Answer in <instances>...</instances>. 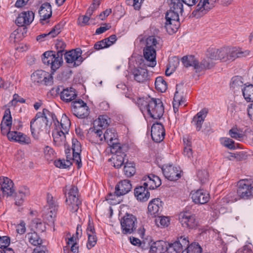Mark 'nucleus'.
Returning a JSON list of instances; mask_svg holds the SVG:
<instances>
[{
  "mask_svg": "<svg viewBox=\"0 0 253 253\" xmlns=\"http://www.w3.org/2000/svg\"><path fill=\"white\" fill-rule=\"evenodd\" d=\"M52 120L53 123L52 134L54 144L57 146L65 145L66 134L68 133L71 126L69 119L66 115H63L59 122L55 115H52Z\"/></svg>",
  "mask_w": 253,
  "mask_h": 253,
  "instance_id": "1",
  "label": "nucleus"
},
{
  "mask_svg": "<svg viewBox=\"0 0 253 253\" xmlns=\"http://www.w3.org/2000/svg\"><path fill=\"white\" fill-rule=\"evenodd\" d=\"M138 104L144 116L148 115L154 119H158L163 115L164 108L162 102L159 99L140 98Z\"/></svg>",
  "mask_w": 253,
  "mask_h": 253,
  "instance_id": "2",
  "label": "nucleus"
},
{
  "mask_svg": "<svg viewBox=\"0 0 253 253\" xmlns=\"http://www.w3.org/2000/svg\"><path fill=\"white\" fill-rule=\"evenodd\" d=\"M55 115L46 109H43L42 112H38L35 118L30 123V128L32 134L34 137H37L41 132L46 129L48 125V117Z\"/></svg>",
  "mask_w": 253,
  "mask_h": 253,
  "instance_id": "3",
  "label": "nucleus"
},
{
  "mask_svg": "<svg viewBox=\"0 0 253 253\" xmlns=\"http://www.w3.org/2000/svg\"><path fill=\"white\" fill-rule=\"evenodd\" d=\"M159 45L154 36H149L145 40V46L143 48V56L147 66L154 67L157 64L156 48Z\"/></svg>",
  "mask_w": 253,
  "mask_h": 253,
  "instance_id": "4",
  "label": "nucleus"
},
{
  "mask_svg": "<svg viewBox=\"0 0 253 253\" xmlns=\"http://www.w3.org/2000/svg\"><path fill=\"white\" fill-rule=\"evenodd\" d=\"M227 49V47L221 49L210 48L207 51L206 57L203 60L202 65L205 68L210 69L215 60H220L223 62L229 61L228 51L224 52Z\"/></svg>",
  "mask_w": 253,
  "mask_h": 253,
  "instance_id": "5",
  "label": "nucleus"
},
{
  "mask_svg": "<svg viewBox=\"0 0 253 253\" xmlns=\"http://www.w3.org/2000/svg\"><path fill=\"white\" fill-rule=\"evenodd\" d=\"M131 75L133 80L139 83L146 84L150 79V75L146 68V64L142 59H139L131 69Z\"/></svg>",
  "mask_w": 253,
  "mask_h": 253,
  "instance_id": "6",
  "label": "nucleus"
},
{
  "mask_svg": "<svg viewBox=\"0 0 253 253\" xmlns=\"http://www.w3.org/2000/svg\"><path fill=\"white\" fill-rule=\"evenodd\" d=\"M66 203L67 209L71 212H76L81 202L78 198V188L75 186L66 187Z\"/></svg>",
  "mask_w": 253,
  "mask_h": 253,
  "instance_id": "7",
  "label": "nucleus"
},
{
  "mask_svg": "<svg viewBox=\"0 0 253 253\" xmlns=\"http://www.w3.org/2000/svg\"><path fill=\"white\" fill-rule=\"evenodd\" d=\"M42 60L44 64L50 66L51 69L55 71L58 69L62 62V59L53 51H47L43 54Z\"/></svg>",
  "mask_w": 253,
  "mask_h": 253,
  "instance_id": "8",
  "label": "nucleus"
},
{
  "mask_svg": "<svg viewBox=\"0 0 253 253\" xmlns=\"http://www.w3.org/2000/svg\"><path fill=\"white\" fill-rule=\"evenodd\" d=\"M103 142L106 141L111 148V152H117L122 149L121 144L118 139L116 131L113 128L107 129L103 133Z\"/></svg>",
  "mask_w": 253,
  "mask_h": 253,
  "instance_id": "9",
  "label": "nucleus"
},
{
  "mask_svg": "<svg viewBox=\"0 0 253 253\" xmlns=\"http://www.w3.org/2000/svg\"><path fill=\"white\" fill-rule=\"evenodd\" d=\"M137 219L131 214L126 213L121 219V224L124 234H131L136 228Z\"/></svg>",
  "mask_w": 253,
  "mask_h": 253,
  "instance_id": "10",
  "label": "nucleus"
},
{
  "mask_svg": "<svg viewBox=\"0 0 253 253\" xmlns=\"http://www.w3.org/2000/svg\"><path fill=\"white\" fill-rule=\"evenodd\" d=\"M82 51L80 48L73 49L65 54L66 62L72 67L80 65L83 62L84 59L82 56Z\"/></svg>",
  "mask_w": 253,
  "mask_h": 253,
  "instance_id": "11",
  "label": "nucleus"
},
{
  "mask_svg": "<svg viewBox=\"0 0 253 253\" xmlns=\"http://www.w3.org/2000/svg\"><path fill=\"white\" fill-rule=\"evenodd\" d=\"M165 28L167 32L172 35L175 33L179 27V15L171 12H167L166 14Z\"/></svg>",
  "mask_w": 253,
  "mask_h": 253,
  "instance_id": "12",
  "label": "nucleus"
},
{
  "mask_svg": "<svg viewBox=\"0 0 253 253\" xmlns=\"http://www.w3.org/2000/svg\"><path fill=\"white\" fill-rule=\"evenodd\" d=\"M178 219L182 227L194 229L198 226L195 215L189 211H182L178 215Z\"/></svg>",
  "mask_w": 253,
  "mask_h": 253,
  "instance_id": "13",
  "label": "nucleus"
},
{
  "mask_svg": "<svg viewBox=\"0 0 253 253\" xmlns=\"http://www.w3.org/2000/svg\"><path fill=\"white\" fill-rule=\"evenodd\" d=\"M189 240L185 236L178 237L176 241L169 244L167 247V251L168 253H181L183 248L188 246Z\"/></svg>",
  "mask_w": 253,
  "mask_h": 253,
  "instance_id": "14",
  "label": "nucleus"
},
{
  "mask_svg": "<svg viewBox=\"0 0 253 253\" xmlns=\"http://www.w3.org/2000/svg\"><path fill=\"white\" fill-rule=\"evenodd\" d=\"M72 111L78 118H85L89 114L88 107L81 99H78L72 103Z\"/></svg>",
  "mask_w": 253,
  "mask_h": 253,
  "instance_id": "15",
  "label": "nucleus"
},
{
  "mask_svg": "<svg viewBox=\"0 0 253 253\" xmlns=\"http://www.w3.org/2000/svg\"><path fill=\"white\" fill-rule=\"evenodd\" d=\"M217 0H200L196 9L193 12L195 16H201L207 13L215 5Z\"/></svg>",
  "mask_w": 253,
  "mask_h": 253,
  "instance_id": "16",
  "label": "nucleus"
},
{
  "mask_svg": "<svg viewBox=\"0 0 253 253\" xmlns=\"http://www.w3.org/2000/svg\"><path fill=\"white\" fill-rule=\"evenodd\" d=\"M190 196L193 203L198 205H203L207 203L210 198L209 193L204 189L192 190Z\"/></svg>",
  "mask_w": 253,
  "mask_h": 253,
  "instance_id": "17",
  "label": "nucleus"
},
{
  "mask_svg": "<svg viewBox=\"0 0 253 253\" xmlns=\"http://www.w3.org/2000/svg\"><path fill=\"white\" fill-rule=\"evenodd\" d=\"M88 140L92 143L101 144L103 143L104 135L102 129L93 126L87 134Z\"/></svg>",
  "mask_w": 253,
  "mask_h": 253,
  "instance_id": "18",
  "label": "nucleus"
},
{
  "mask_svg": "<svg viewBox=\"0 0 253 253\" xmlns=\"http://www.w3.org/2000/svg\"><path fill=\"white\" fill-rule=\"evenodd\" d=\"M162 170L165 177L169 180H177L181 177V170L179 167L166 165L163 166Z\"/></svg>",
  "mask_w": 253,
  "mask_h": 253,
  "instance_id": "19",
  "label": "nucleus"
},
{
  "mask_svg": "<svg viewBox=\"0 0 253 253\" xmlns=\"http://www.w3.org/2000/svg\"><path fill=\"white\" fill-rule=\"evenodd\" d=\"M52 76L49 73L42 70L35 71L31 75V80L34 83L48 84L52 83Z\"/></svg>",
  "mask_w": 253,
  "mask_h": 253,
  "instance_id": "20",
  "label": "nucleus"
},
{
  "mask_svg": "<svg viewBox=\"0 0 253 253\" xmlns=\"http://www.w3.org/2000/svg\"><path fill=\"white\" fill-rule=\"evenodd\" d=\"M0 188L3 196H11L15 192L13 181L7 177H0Z\"/></svg>",
  "mask_w": 253,
  "mask_h": 253,
  "instance_id": "21",
  "label": "nucleus"
},
{
  "mask_svg": "<svg viewBox=\"0 0 253 253\" xmlns=\"http://www.w3.org/2000/svg\"><path fill=\"white\" fill-rule=\"evenodd\" d=\"M35 14L32 11H23L18 14L15 23L19 27L30 25L34 20Z\"/></svg>",
  "mask_w": 253,
  "mask_h": 253,
  "instance_id": "22",
  "label": "nucleus"
},
{
  "mask_svg": "<svg viewBox=\"0 0 253 253\" xmlns=\"http://www.w3.org/2000/svg\"><path fill=\"white\" fill-rule=\"evenodd\" d=\"M238 197L242 198H247L253 196V186L246 183V181L240 180L238 183L237 189Z\"/></svg>",
  "mask_w": 253,
  "mask_h": 253,
  "instance_id": "23",
  "label": "nucleus"
},
{
  "mask_svg": "<svg viewBox=\"0 0 253 253\" xmlns=\"http://www.w3.org/2000/svg\"><path fill=\"white\" fill-rule=\"evenodd\" d=\"M57 207V206H54L53 207L45 209L43 213V219L48 226L53 228V231L54 230V221L56 216Z\"/></svg>",
  "mask_w": 253,
  "mask_h": 253,
  "instance_id": "24",
  "label": "nucleus"
},
{
  "mask_svg": "<svg viewBox=\"0 0 253 253\" xmlns=\"http://www.w3.org/2000/svg\"><path fill=\"white\" fill-rule=\"evenodd\" d=\"M57 207V206H54L53 207L45 209L43 213V219L48 226L53 228V231L54 230V221L56 216Z\"/></svg>",
  "mask_w": 253,
  "mask_h": 253,
  "instance_id": "25",
  "label": "nucleus"
},
{
  "mask_svg": "<svg viewBox=\"0 0 253 253\" xmlns=\"http://www.w3.org/2000/svg\"><path fill=\"white\" fill-rule=\"evenodd\" d=\"M163 203L159 198L151 200L148 206V213L152 217H156L162 211Z\"/></svg>",
  "mask_w": 253,
  "mask_h": 253,
  "instance_id": "26",
  "label": "nucleus"
},
{
  "mask_svg": "<svg viewBox=\"0 0 253 253\" xmlns=\"http://www.w3.org/2000/svg\"><path fill=\"white\" fill-rule=\"evenodd\" d=\"M165 136V131L163 126L160 123L154 124L151 127L152 139L156 142L162 141Z\"/></svg>",
  "mask_w": 253,
  "mask_h": 253,
  "instance_id": "27",
  "label": "nucleus"
},
{
  "mask_svg": "<svg viewBox=\"0 0 253 253\" xmlns=\"http://www.w3.org/2000/svg\"><path fill=\"white\" fill-rule=\"evenodd\" d=\"M143 185L149 189H155L159 187L161 184V180L157 175L151 174L144 176Z\"/></svg>",
  "mask_w": 253,
  "mask_h": 253,
  "instance_id": "28",
  "label": "nucleus"
},
{
  "mask_svg": "<svg viewBox=\"0 0 253 253\" xmlns=\"http://www.w3.org/2000/svg\"><path fill=\"white\" fill-rule=\"evenodd\" d=\"M72 149L73 151V160L79 168L82 166L80 154L82 151L81 143L76 138L72 140Z\"/></svg>",
  "mask_w": 253,
  "mask_h": 253,
  "instance_id": "29",
  "label": "nucleus"
},
{
  "mask_svg": "<svg viewBox=\"0 0 253 253\" xmlns=\"http://www.w3.org/2000/svg\"><path fill=\"white\" fill-rule=\"evenodd\" d=\"M40 21L42 24L46 23L52 15V9L49 3H44L40 7L39 11Z\"/></svg>",
  "mask_w": 253,
  "mask_h": 253,
  "instance_id": "30",
  "label": "nucleus"
},
{
  "mask_svg": "<svg viewBox=\"0 0 253 253\" xmlns=\"http://www.w3.org/2000/svg\"><path fill=\"white\" fill-rule=\"evenodd\" d=\"M12 125V118L9 109L5 111L1 123V131L2 134L8 136Z\"/></svg>",
  "mask_w": 253,
  "mask_h": 253,
  "instance_id": "31",
  "label": "nucleus"
},
{
  "mask_svg": "<svg viewBox=\"0 0 253 253\" xmlns=\"http://www.w3.org/2000/svg\"><path fill=\"white\" fill-rule=\"evenodd\" d=\"M227 51H228L229 54V61H233L238 57H247L250 53L249 50L242 51L240 48L237 47H227V49L225 52Z\"/></svg>",
  "mask_w": 253,
  "mask_h": 253,
  "instance_id": "32",
  "label": "nucleus"
},
{
  "mask_svg": "<svg viewBox=\"0 0 253 253\" xmlns=\"http://www.w3.org/2000/svg\"><path fill=\"white\" fill-rule=\"evenodd\" d=\"M132 186L128 180H124L119 182L115 187V191L118 195H124L128 193Z\"/></svg>",
  "mask_w": 253,
  "mask_h": 253,
  "instance_id": "33",
  "label": "nucleus"
},
{
  "mask_svg": "<svg viewBox=\"0 0 253 253\" xmlns=\"http://www.w3.org/2000/svg\"><path fill=\"white\" fill-rule=\"evenodd\" d=\"M207 113L208 111L207 110L204 109L198 112L193 117L192 123L195 126L196 130L200 131L201 130Z\"/></svg>",
  "mask_w": 253,
  "mask_h": 253,
  "instance_id": "34",
  "label": "nucleus"
},
{
  "mask_svg": "<svg viewBox=\"0 0 253 253\" xmlns=\"http://www.w3.org/2000/svg\"><path fill=\"white\" fill-rule=\"evenodd\" d=\"M134 195L138 201L145 202L149 198L150 193L147 187L144 185L139 186L135 188Z\"/></svg>",
  "mask_w": 253,
  "mask_h": 253,
  "instance_id": "35",
  "label": "nucleus"
},
{
  "mask_svg": "<svg viewBox=\"0 0 253 253\" xmlns=\"http://www.w3.org/2000/svg\"><path fill=\"white\" fill-rule=\"evenodd\" d=\"M61 32V28L60 25H56L53 29L47 33H44L40 35L37 37V40L41 42L46 40L53 38L57 36Z\"/></svg>",
  "mask_w": 253,
  "mask_h": 253,
  "instance_id": "36",
  "label": "nucleus"
},
{
  "mask_svg": "<svg viewBox=\"0 0 253 253\" xmlns=\"http://www.w3.org/2000/svg\"><path fill=\"white\" fill-rule=\"evenodd\" d=\"M112 153H115L110 159L112 162L113 166L116 168H120L124 164L125 161V157L126 154L124 152H122L121 149L117 152H111Z\"/></svg>",
  "mask_w": 253,
  "mask_h": 253,
  "instance_id": "37",
  "label": "nucleus"
},
{
  "mask_svg": "<svg viewBox=\"0 0 253 253\" xmlns=\"http://www.w3.org/2000/svg\"><path fill=\"white\" fill-rule=\"evenodd\" d=\"M30 194V190L27 187L25 186L20 187L16 197L15 204L17 206L21 205L26 198Z\"/></svg>",
  "mask_w": 253,
  "mask_h": 253,
  "instance_id": "38",
  "label": "nucleus"
},
{
  "mask_svg": "<svg viewBox=\"0 0 253 253\" xmlns=\"http://www.w3.org/2000/svg\"><path fill=\"white\" fill-rule=\"evenodd\" d=\"M182 62L184 66L187 67L189 66H193L195 68V69H196L205 68V67L202 65L203 61L199 66V63L195 57L192 55L184 56L182 58ZM205 69L206 68H205Z\"/></svg>",
  "mask_w": 253,
  "mask_h": 253,
  "instance_id": "39",
  "label": "nucleus"
},
{
  "mask_svg": "<svg viewBox=\"0 0 253 253\" xmlns=\"http://www.w3.org/2000/svg\"><path fill=\"white\" fill-rule=\"evenodd\" d=\"M76 97V94L72 87L67 88L63 89L60 93L61 99L65 102H70Z\"/></svg>",
  "mask_w": 253,
  "mask_h": 253,
  "instance_id": "40",
  "label": "nucleus"
},
{
  "mask_svg": "<svg viewBox=\"0 0 253 253\" xmlns=\"http://www.w3.org/2000/svg\"><path fill=\"white\" fill-rule=\"evenodd\" d=\"M166 251V244L163 241H157L153 243L150 249L151 253H164Z\"/></svg>",
  "mask_w": 253,
  "mask_h": 253,
  "instance_id": "41",
  "label": "nucleus"
},
{
  "mask_svg": "<svg viewBox=\"0 0 253 253\" xmlns=\"http://www.w3.org/2000/svg\"><path fill=\"white\" fill-rule=\"evenodd\" d=\"M110 122V119L106 115H100L94 123V126H96L101 129H103L107 127Z\"/></svg>",
  "mask_w": 253,
  "mask_h": 253,
  "instance_id": "42",
  "label": "nucleus"
},
{
  "mask_svg": "<svg viewBox=\"0 0 253 253\" xmlns=\"http://www.w3.org/2000/svg\"><path fill=\"white\" fill-rule=\"evenodd\" d=\"M242 93L247 102H253V85H245L242 88Z\"/></svg>",
  "mask_w": 253,
  "mask_h": 253,
  "instance_id": "43",
  "label": "nucleus"
},
{
  "mask_svg": "<svg viewBox=\"0 0 253 253\" xmlns=\"http://www.w3.org/2000/svg\"><path fill=\"white\" fill-rule=\"evenodd\" d=\"M26 238L32 245L35 246L40 245L42 243V239L35 231L28 233L26 235Z\"/></svg>",
  "mask_w": 253,
  "mask_h": 253,
  "instance_id": "44",
  "label": "nucleus"
},
{
  "mask_svg": "<svg viewBox=\"0 0 253 253\" xmlns=\"http://www.w3.org/2000/svg\"><path fill=\"white\" fill-rule=\"evenodd\" d=\"M170 8L168 12H173L178 15L179 13L183 11V4L180 0H172Z\"/></svg>",
  "mask_w": 253,
  "mask_h": 253,
  "instance_id": "45",
  "label": "nucleus"
},
{
  "mask_svg": "<svg viewBox=\"0 0 253 253\" xmlns=\"http://www.w3.org/2000/svg\"><path fill=\"white\" fill-rule=\"evenodd\" d=\"M185 99L182 98L178 93L177 91H176L173 98V111L175 113H176L178 111V107L179 106L183 105L185 106Z\"/></svg>",
  "mask_w": 253,
  "mask_h": 253,
  "instance_id": "46",
  "label": "nucleus"
},
{
  "mask_svg": "<svg viewBox=\"0 0 253 253\" xmlns=\"http://www.w3.org/2000/svg\"><path fill=\"white\" fill-rule=\"evenodd\" d=\"M155 85L156 89L162 92L166 91L168 87L166 82L162 77L156 78Z\"/></svg>",
  "mask_w": 253,
  "mask_h": 253,
  "instance_id": "47",
  "label": "nucleus"
},
{
  "mask_svg": "<svg viewBox=\"0 0 253 253\" xmlns=\"http://www.w3.org/2000/svg\"><path fill=\"white\" fill-rule=\"evenodd\" d=\"M202 249L197 243H193L189 245L181 253H201Z\"/></svg>",
  "mask_w": 253,
  "mask_h": 253,
  "instance_id": "48",
  "label": "nucleus"
},
{
  "mask_svg": "<svg viewBox=\"0 0 253 253\" xmlns=\"http://www.w3.org/2000/svg\"><path fill=\"white\" fill-rule=\"evenodd\" d=\"M24 37V34L21 28L14 30L10 36L11 42H17L20 41Z\"/></svg>",
  "mask_w": 253,
  "mask_h": 253,
  "instance_id": "49",
  "label": "nucleus"
},
{
  "mask_svg": "<svg viewBox=\"0 0 253 253\" xmlns=\"http://www.w3.org/2000/svg\"><path fill=\"white\" fill-rule=\"evenodd\" d=\"M125 174L127 177H130L135 173V165L132 162H127L124 167Z\"/></svg>",
  "mask_w": 253,
  "mask_h": 253,
  "instance_id": "50",
  "label": "nucleus"
},
{
  "mask_svg": "<svg viewBox=\"0 0 253 253\" xmlns=\"http://www.w3.org/2000/svg\"><path fill=\"white\" fill-rule=\"evenodd\" d=\"M155 222L158 227H167L170 224V218L169 216H160L156 218Z\"/></svg>",
  "mask_w": 253,
  "mask_h": 253,
  "instance_id": "51",
  "label": "nucleus"
},
{
  "mask_svg": "<svg viewBox=\"0 0 253 253\" xmlns=\"http://www.w3.org/2000/svg\"><path fill=\"white\" fill-rule=\"evenodd\" d=\"M219 142L222 146L228 148L229 149L232 150L235 149L234 145L235 142L232 139L228 137H221L219 139Z\"/></svg>",
  "mask_w": 253,
  "mask_h": 253,
  "instance_id": "52",
  "label": "nucleus"
},
{
  "mask_svg": "<svg viewBox=\"0 0 253 253\" xmlns=\"http://www.w3.org/2000/svg\"><path fill=\"white\" fill-rule=\"evenodd\" d=\"M32 226L35 228L37 231L43 232L46 230V226L45 222H42L40 219H35L33 220L32 223Z\"/></svg>",
  "mask_w": 253,
  "mask_h": 253,
  "instance_id": "53",
  "label": "nucleus"
},
{
  "mask_svg": "<svg viewBox=\"0 0 253 253\" xmlns=\"http://www.w3.org/2000/svg\"><path fill=\"white\" fill-rule=\"evenodd\" d=\"M120 196L121 195H118L115 191L114 193L108 194L106 197V200L110 204L115 205L120 203Z\"/></svg>",
  "mask_w": 253,
  "mask_h": 253,
  "instance_id": "54",
  "label": "nucleus"
},
{
  "mask_svg": "<svg viewBox=\"0 0 253 253\" xmlns=\"http://www.w3.org/2000/svg\"><path fill=\"white\" fill-rule=\"evenodd\" d=\"M228 133L231 137L238 140H241L243 138V134L242 132L236 127L230 129Z\"/></svg>",
  "mask_w": 253,
  "mask_h": 253,
  "instance_id": "55",
  "label": "nucleus"
},
{
  "mask_svg": "<svg viewBox=\"0 0 253 253\" xmlns=\"http://www.w3.org/2000/svg\"><path fill=\"white\" fill-rule=\"evenodd\" d=\"M243 84L242 79L240 76H235L232 78L231 83V87L234 89H239Z\"/></svg>",
  "mask_w": 253,
  "mask_h": 253,
  "instance_id": "56",
  "label": "nucleus"
},
{
  "mask_svg": "<svg viewBox=\"0 0 253 253\" xmlns=\"http://www.w3.org/2000/svg\"><path fill=\"white\" fill-rule=\"evenodd\" d=\"M43 153L45 158L48 161L52 160L55 157L54 151L51 147L48 146H46L44 148Z\"/></svg>",
  "mask_w": 253,
  "mask_h": 253,
  "instance_id": "57",
  "label": "nucleus"
},
{
  "mask_svg": "<svg viewBox=\"0 0 253 253\" xmlns=\"http://www.w3.org/2000/svg\"><path fill=\"white\" fill-rule=\"evenodd\" d=\"M71 165V163L69 160L64 159H59L54 161V165L60 169H66Z\"/></svg>",
  "mask_w": 253,
  "mask_h": 253,
  "instance_id": "58",
  "label": "nucleus"
},
{
  "mask_svg": "<svg viewBox=\"0 0 253 253\" xmlns=\"http://www.w3.org/2000/svg\"><path fill=\"white\" fill-rule=\"evenodd\" d=\"M88 240L86 247L88 250L91 249L96 244L97 238L95 234L87 235Z\"/></svg>",
  "mask_w": 253,
  "mask_h": 253,
  "instance_id": "59",
  "label": "nucleus"
},
{
  "mask_svg": "<svg viewBox=\"0 0 253 253\" xmlns=\"http://www.w3.org/2000/svg\"><path fill=\"white\" fill-rule=\"evenodd\" d=\"M100 3V0H93L92 3L88 8L86 14L90 17L93 12L98 7Z\"/></svg>",
  "mask_w": 253,
  "mask_h": 253,
  "instance_id": "60",
  "label": "nucleus"
},
{
  "mask_svg": "<svg viewBox=\"0 0 253 253\" xmlns=\"http://www.w3.org/2000/svg\"><path fill=\"white\" fill-rule=\"evenodd\" d=\"M17 142L23 145L29 144L31 143V139L29 136L20 132Z\"/></svg>",
  "mask_w": 253,
  "mask_h": 253,
  "instance_id": "61",
  "label": "nucleus"
},
{
  "mask_svg": "<svg viewBox=\"0 0 253 253\" xmlns=\"http://www.w3.org/2000/svg\"><path fill=\"white\" fill-rule=\"evenodd\" d=\"M10 238L7 236L0 237V248H7L10 244Z\"/></svg>",
  "mask_w": 253,
  "mask_h": 253,
  "instance_id": "62",
  "label": "nucleus"
},
{
  "mask_svg": "<svg viewBox=\"0 0 253 253\" xmlns=\"http://www.w3.org/2000/svg\"><path fill=\"white\" fill-rule=\"evenodd\" d=\"M197 176L201 182L205 183L208 178L209 174L206 170H204L199 171L197 173Z\"/></svg>",
  "mask_w": 253,
  "mask_h": 253,
  "instance_id": "63",
  "label": "nucleus"
},
{
  "mask_svg": "<svg viewBox=\"0 0 253 253\" xmlns=\"http://www.w3.org/2000/svg\"><path fill=\"white\" fill-rule=\"evenodd\" d=\"M89 20L90 17L86 14L84 16H80L78 18V23L79 24L82 26H84L87 24H89Z\"/></svg>",
  "mask_w": 253,
  "mask_h": 253,
  "instance_id": "64",
  "label": "nucleus"
}]
</instances>
